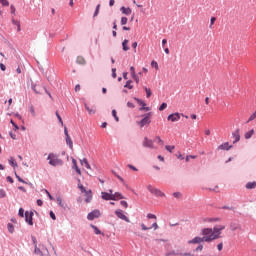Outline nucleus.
Returning <instances> with one entry per match:
<instances>
[{
  "label": "nucleus",
  "mask_w": 256,
  "mask_h": 256,
  "mask_svg": "<svg viewBox=\"0 0 256 256\" xmlns=\"http://www.w3.org/2000/svg\"><path fill=\"white\" fill-rule=\"evenodd\" d=\"M115 215H116V217H118V219H122V221H125L126 223H131V220H129V217H127L123 213V210H121V209L115 210Z\"/></svg>",
  "instance_id": "obj_8"
},
{
  "label": "nucleus",
  "mask_w": 256,
  "mask_h": 256,
  "mask_svg": "<svg viewBox=\"0 0 256 256\" xmlns=\"http://www.w3.org/2000/svg\"><path fill=\"white\" fill-rule=\"evenodd\" d=\"M7 197V192H5V189H0V199H5Z\"/></svg>",
  "instance_id": "obj_36"
},
{
  "label": "nucleus",
  "mask_w": 256,
  "mask_h": 256,
  "mask_svg": "<svg viewBox=\"0 0 256 256\" xmlns=\"http://www.w3.org/2000/svg\"><path fill=\"white\" fill-rule=\"evenodd\" d=\"M131 83H133V80H127L124 85V89H133V85Z\"/></svg>",
  "instance_id": "obj_27"
},
{
  "label": "nucleus",
  "mask_w": 256,
  "mask_h": 256,
  "mask_svg": "<svg viewBox=\"0 0 256 256\" xmlns=\"http://www.w3.org/2000/svg\"><path fill=\"white\" fill-rule=\"evenodd\" d=\"M165 109H167V102H163V103L159 106V111H165Z\"/></svg>",
  "instance_id": "obj_44"
},
{
  "label": "nucleus",
  "mask_w": 256,
  "mask_h": 256,
  "mask_svg": "<svg viewBox=\"0 0 256 256\" xmlns=\"http://www.w3.org/2000/svg\"><path fill=\"white\" fill-rule=\"evenodd\" d=\"M151 115V112L143 114V118L137 122V125L140 126L141 129L142 127H145V125H151Z\"/></svg>",
  "instance_id": "obj_3"
},
{
  "label": "nucleus",
  "mask_w": 256,
  "mask_h": 256,
  "mask_svg": "<svg viewBox=\"0 0 256 256\" xmlns=\"http://www.w3.org/2000/svg\"><path fill=\"white\" fill-rule=\"evenodd\" d=\"M85 194V203H91V201H93V191L91 189L86 190V192H84Z\"/></svg>",
  "instance_id": "obj_12"
},
{
  "label": "nucleus",
  "mask_w": 256,
  "mask_h": 256,
  "mask_svg": "<svg viewBox=\"0 0 256 256\" xmlns=\"http://www.w3.org/2000/svg\"><path fill=\"white\" fill-rule=\"evenodd\" d=\"M222 209H227L228 211H235V207L233 206H222Z\"/></svg>",
  "instance_id": "obj_57"
},
{
  "label": "nucleus",
  "mask_w": 256,
  "mask_h": 256,
  "mask_svg": "<svg viewBox=\"0 0 256 256\" xmlns=\"http://www.w3.org/2000/svg\"><path fill=\"white\" fill-rule=\"evenodd\" d=\"M112 196H114V199H112V201H119V199H125V196H123L121 192H115L114 194H112Z\"/></svg>",
  "instance_id": "obj_20"
},
{
  "label": "nucleus",
  "mask_w": 256,
  "mask_h": 256,
  "mask_svg": "<svg viewBox=\"0 0 256 256\" xmlns=\"http://www.w3.org/2000/svg\"><path fill=\"white\" fill-rule=\"evenodd\" d=\"M240 130L239 128H237L233 133H232V137H234V141L233 143H239V141H241V134L239 133Z\"/></svg>",
  "instance_id": "obj_13"
},
{
  "label": "nucleus",
  "mask_w": 256,
  "mask_h": 256,
  "mask_svg": "<svg viewBox=\"0 0 256 256\" xmlns=\"http://www.w3.org/2000/svg\"><path fill=\"white\" fill-rule=\"evenodd\" d=\"M127 21H129V19H128L127 17L123 16V17L121 18L120 23H121V25H127Z\"/></svg>",
  "instance_id": "obj_51"
},
{
  "label": "nucleus",
  "mask_w": 256,
  "mask_h": 256,
  "mask_svg": "<svg viewBox=\"0 0 256 256\" xmlns=\"http://www.w3.org/2000/svg\"><path fill=\"white\" fill-rule=\"evenodd\" d=\"M180 119H181V114L178 113V112L169 114V115L167 116V120H168V121H172V123H175V122H177V121H180Z\"/></svg>",
  "instance_id": "obj_10"
},
{
  "label": "nucleus",
  "mask_w": 256,
  "mask_h": 256,
  "mask_svg": "<svg viewBox=\"0 0 256 256\" xmlns=\"http://www.w3.org/2000/svg\"><path fill=\"white\" fill-rule=\"evenodd\" d=\"M144 91L146 92L147 99H149L151 95H153V92H151V88H147V86H144Z\"/></svg>",
  "instance_id": "obj_28"
},
{
  "label": "nucleus",
  "mask_w": 256,
  "mask_h": 256,
  "mask_svg": "<svg viewBox=\"0 0 256 256\" xmlns=\"http://www.w3.org/2000/svg\"><path fill=\"white\" fill-rule=\"evenodd\" d=\"M156 141H157V143L159 144V145H163L164 144V142H163V140L161 139V136H156Z\"/></svg>",
  "instance_id": "obj_55"
},
{
  "label": "nucleus",
  "mask_w": 256,
  "mask_h": 256,
  "mask_svg": "<svg viewBox=\"0 0 256 256\" xmlns=\"http://www.w3.org/2000/svg\"><path fill=\"white\" fill-rule=\"evenodd\" d=\"M197 159V155H187L185 158L186 163H189V159Z\"/></svg>",
  "instance_id": "obj_49"
},
{
  "label": "nucleus",
  "mask_w": 256,
  "mask_h": 256,
  "mask_svg": "<svg viewBox=\"0 0 256 256\" xmlns=\"http://www.w3.org/2000/svg\"><path fill=\"white\" fill-rule=\"evenodd\" d=\"M47 161L52 167H57V165H63V160L58 158L54 153L48 154Z\"/></svg>",
  "instance_id": "obj_2"
},
{
  "label": "nucleus",
  "mask_w": 256,
  "mask_h": 256,
  "mask_svg": "<svg viewBox=\"0 0 256 256\" xmlns=\"http://www.w3.org/2000/svg\"><path fill=\"white\" fill-rule=\"evenodd\" d=\"M147 219H157V216L155 214L148 213Z\"/></svg>",
  "instance_id": "obj_60"
},
{
  "label": "nucleus",
  "mask_w": 256,
  "mask_h": 256,
  "mask_svg": "<svg viewBox=\"0 0 256 256\" xmlns=\"http://www.w3.org/2000/svg\"><path fill=\"white\" fill-rule=\"evenodd\" d=\"M224 229H225V225H216L212 228L214 241L217 239H221V231H224Z\"/></svg>",
  "instance_id": "obj_4"
},
{
  "label": "nucleus",
  "mask_w": 256,
  "mask_h": 256,
  "mask_svg": "<svg viewBox=\"0 0 256 256\" xmlns=\"http://www.w3.org/2000/svg\"><path fill=\"white\" fill-rule=\"evenodd\" d=\"M35 215V213H33V211H25V223H27V225L33 226V216Z\"/></svg>",
  "instance_id": "obj_7"
},
{
  "label": "nucleus",
  "mask_w": 256,
  "mask_h": 256,
  "mask_svg": "<svg viewBox=\"0 0 256 256\" xmlns=\"http://www.w3.org/2000/svg\"><path fill=\"white\" fill-rule=\"evenodd\" d=\"M7 229L10 233H15V226L12 223L7 224Z\"/></svg>",
  "instance_id": "obj_32"
},
{
  "label": "nucleus",
  "mask_w": 256,
  "mask_h": 256,
  "mask_svg": "<svg viewBox=\"0 0 256 256\" xmlns=\"http://www.w3.org/2000/svg\"><path fill=\"white\" fill-rule=\"evenodd\" d=\"M173 255H179V256H181V252L172 250V251L167 252V253L165 254V256H173Z\"/></svg>",
  "instance_id": "obj_30"
},
{
  "label": "nucleus",
  "mask_w": 256,
  "mask_h": 256,
  "mask_svg": "<svg viewBox=\"0 0 256 256\" xmlns=\"http://www.w3.org/2000/svg\"><path fill=\"white\" fill-rule=\"evenodd\" d=\"M196 245H198L196 247V249L194 250L196 253L199 252V251H203V244L201 243H196Z\"/></svg>",
  "instance_id": "obj_43"
},
{
  "label": "nucleus",
  "mask_w": 256,
  "mask_h": 256,
  "mask_svg": "<svg viewBox=\"0 0 256 256\" xmlns=\"http://www.w3.org/2000/svg\"><path fill=\"white\" fill-rule=\"evenodd\" d=\"M165 149H166V151H168V153H173V149H175V146H173V145H166Z\"/></svg>",
  "instance_id": "obj_38"
},
{
  "label": "nucleus",
  "mask_w": 256,
  "mask_h": 256,
  "mask_svg": "<svg viewBox=\"0 0 256 256\" xmlns=\"http://www.w3.org/2000/svg\"><path fill=\"white\" fill-rule=\"evenodd\" d=\"M34 253H35L36 255H41V256H43V251H41V249L38 248L37 246H35V248H34Z\"/></svg>",
  "instance_id": "obj_42"
},
{
  "label": "nucleus",
  "mask_w": 256,
  "mask_h": 256,
  "mask_svg": "<svg viewBox=\"0 0 256 256\" xmlns=\"http://www.w3.org/2000/svg\"><path fill=\"white\" fill-rule=\"evenodd\" d=\"M151 67H155L156 69H159V64L157 63V61L153 60L151 62Z\"/></svg>",
  "instance_id": "obj_59"
},
{
  "label": "nucleus",
  "mask_w": 256,
  "mask_h": 256,
  "mask_svg": "<svg viewBox=\"0 0 256 256\" xmlns=\"http://www.w3.org/2000/svg\"><path fill=\"white\" fill-rule=\"evenodd\" d=\"M202 189H206V191H214L215 193H219V186L216 185L214 188H202Z\"/></svg>",
  "instance_id": "obj_40"
},
{
  "label": "nucleus",
  "mask_w": 256,
  "mask_h": 256,
  "mask_svg": "<svg viewBox=\"0 0 256 256\" xmlns=\"http://www.w3.org/2000/svg\"><path fill=\"white\" fill-rule=\"evenodd\" d=\"M133 99L138 103V105H141V107H147V103H145L141 98L134 97Z\"/></svg>",
  "instance_id": "obj_22"
},
{
  "label": "nucleus",
  "mask_w": 256,
  "mask_h": 256,
  "mask_svg": "<svg viewBox=\"0 0 256 256\" xmlns=\"http://www.w3.org/2000/svg\"><path fill=\"white\" fill-rule=\"evenodd\" d=\"M14 173H15V177L19 181V183H27V181H25L23 178H21V176H19V174H17V172H14Z\"/></svg>",
  "instance_id": "obj_39"
},
{
  "label": "nucleus",
  "mask_w": 256,
  "mask_h": 256,
  "mask_svg": "<svg viewBox=\"0 0 256 256\" xmlns=\"http://www.w3.org/2000/svg\"><path fill=\"white\" fill-rule=\"evenodd\" d=\"M76 62L78 63V65H85V63H87V62L85 61V58H83V57H81V56H79V57L77 58Z\"/></svg>",
  "instance_id": "obj_31"
},
{
  "label": "nucleus",
  "mask_w": 256,
  "mask_h": 256,
  "mask_svg": "<svg viewBox=\"0 0 256 256\" xmlns=\"http://www.w3.org/2000/svg\"><path fill=\"white\" fill-rule=\"evenodd\" d=\"M101 217V211L99 209H94L87 214L88 221H94L95 219H99Z\"/></svg>",
  "instance_id": "obj_5"
},
{
  "label": "nucleus",
  "mask_w": 256,
  "mask_h": 256,
  "mask_svg": "<svg viewBox=\"0 0 256 256\" xmlns=\"http://www.w3.org/2000/svg\"><path fill=\"white\" fill-rule=\"evenodd\" d=\"M201 236H195L192 240L188 241L189 245H196V243H211L215 241L213 236V228H203L200 232Z\"/></svg>",
  "instance_id": "obj_1"
},
{
  "label": "nucleus",
  "mask_w": 256,
  "mask_h": 256,
  "mask_svg": "<svg viewBox=\"0 0 256 256\" xmlns=\"http://www.w3.org/2000/svg\"><path fill=\"white\" fill-rule=\"evenodd\" d=\"M50 218L52 221H56L57 220V216L55 215V212H53L52 210L49 212Z\"/></svg>",
  "instance_id": "obj_46"
},
{
  "label": "nucleus",
  "mask_w": 256,
  "mask_h": 256,
  "mask_svg": "<svg viewBox=\"0 0 256 256\" xmlns=\"http://www.w3.org/2000/svg\"><path fill=\"white\" fill-rule=\"evenodd\" d=\"M122 49H123V51H129V40H127V39L123 40Z\"/></svg>",
  "instance_id": "obj_21"
},
{
  "label": "nucleus",
  "mask_w": 256,
  "mask_h": 256,
  "mask_svg": "<svg viewBox=\"0 0 256 256\" xmlns=\"http://www.w3.org/2000/svg\"><path fill=\"white\" fill-rule=\"evenodd\" d=\"M56 201H57L59 207H61L62 209H64V211L67 210V209H69V206L67 205V203H65V202L63 201V199H61V197L58 196V197L56 198Z\"/></svg>",
  "instance_id": "obj_14"
},
{
  "label": "nucleus",
  "mask_w": 256,
  "mask_h": 256,
  "mask_svg": "<svg viewBox=\"0 0 256 256\" xmlns=\"http://www.w3.org/2000/svg\"><path fill=\"white\" fill-rule=\"evenodd\" d=\"M256 119V111L253 112L250 117L248 118V120L246 121V123H251V121H255Z\"/></svg>",
  "instance_id": "obj_33"
},
{
  "label": "nucleus",
  "mask_w": 256,
  "mask_h": 256,
  "mask_svg": "<svg viewBox=\"0 0 256 256\" xmlns=\"http://www.w3.org/2000/svg\"><path fill=\"white\" fill-rule=\"evenodd\" d=\"M31 239H32V242H33V245H34V247H37V237H35V236H31Z\"/></svg>",
  "instance_id": "obj_61"
},
{
  "label": "nucleus",
  "mask_w": 256,
  "mask_h": 256,
  "mask_svg": "<svg viewBox=\"0 0 256 256\" xmlns=\"http://www.w3.org/2000/svg\"><path fill=\"white\" fill-rule=\"evenodd\" d=\"M2 7H9V0H0Z\"/></svg>",
  "instance_id": "obj_48"
},
{
  "label": "nucleus",
  "mask_w": 256,
  "mask_h": 256,
  "mask_svg": "<svg viewBox=\"0 0 256 256\" xmlns=\"http://www.w3.org/2000/svg\"><path fill=\"white\" fill-rule=\"evenodd\" d=\"M120 205H121L122 207H124V209H127V207H129V204H128L127 201H125V200H121V201H120Z\"/></svg>",
  "instance_id": "obj_52"
},
{
  "label": "nucleus",
  "mask_w": 256,
  "mask_h": 256,
  "mask_svg": "<svg viewBox=\"0 0 256 256\" xmlns=\"http://www.w3.org/2000/svg\"><path fill=\"white\" fill-rule=\"evenodd\" d=\"M254 134H255V130L251 129L250 131L245 133L244 137H245V139H251Z\"/></svg>",
  "instance_id": "obj_24"
},
{
  "label": "nucleus",
  "mask_w": 256,
  "mask_h": 256,
  "mask_svg": "<svg viewBox=\"0 0 256 256\" xmlns=\"http://www.w3.org/2000/svg\"><path fill=\"white\" fill-rule=\"evenodd\" d=\"M44 191H45L47 197L50 199V201H53V200L55 199V198H53V195H51V193L49 192V190L44 189Z\"/></svg>",
  "instance_id": "obj_50"
},
{
  "label": "nucleus",
  "mask_w": 256,
  "mask_h": 256,
  "mask_svg": "<svg viewBox=\"0 0 256 256\" xmlns=\"http://www.w3.org/2000/svg\"><path fill=\"white\" fill-rule=\"evenodd\" d=\"M18 217H25V209L19 208L18 210Z\"/></svg>",
  "instance_id": "obj_41"
},
{
  "label": "nucleus",
  "mask_w": 256,
  "mask_h": 256,
  "mask_svg": "<svg viewBox=\"0 0 256 256\" xmlns=\"http://www.w3.org/2000/svg\"><path fill=\"white\" fill-rule=\"evenodd\" d=\"M56 117H57L59 123L63 126V118H61V115L59 114V111H56Z\"/></svg>",
  "instance_id": "obj_47"
},
{
  "label": "nucleus",
  "mask_w": 256,
  "mask_h": 256,
  "mask_svg": "<svg viewBox=\"0 0 256 256\" xmlns=\"http://www.w3.org/2000/svg\"><path fill=\"white\" fill-rule=\"evenodd\" d=\"M29 111H30L32 117H35L36 113H35V107H33V105H31V106L29 107Z\"/></svg>",
  "instance_id": "obj_53"
},
{
  "label": "nucleus",
  "mask_w": 256,
  "mask_h": 256,
  "mask_svg": "<svg viewBox=\"0 0 256 256\" xmlns=\"http://www.w3.org/2000/svg\"><path fill=\"white\" fill-rule=\"evenodd\" d=\"M128 168L132 171H138L137 167H135L133 164H128Z\"/></svg>",
  "instance_id": "obj_63"
},
{
  "label": "nucleus",
  "mask_w": 256,
  "mask_h": 256,
  "mask_svg": "<svg viewBox=\"0 0 256 256\" xmlns=\"http://www.w3.org/2000/svg\"><path fill=\"white\" fill-rule=\"evenodd\" d=\"M237 229H241V224L237 222H232L230 224V231H237Z\"/></svg>",
  "instance_id": "obj_19"
},
{
  "label": "nucleus",
  "mask_w": 256,
  "mask_h": 256,
  "mask_svg": "<svg viewBox=\"0 0 256 256\" xmlns=\"http://www.w3.org/2000/svg\"><path fill=\"white\" fill-rule=\"evenodd\" d=\"M9 165H11V167H17V161L13 158V157H11L10 159H9Z\"/></svg>",
  "instance_id": "obj_34"
},
{
  "label": "nucleus",
  "mask_w": 256,
  "mask_h": 256,
  "mask_svg": "<svg viewBox=\"0 0 256 256\" xmlns=\"http://www.w3.org/2000/svg\"><path fill=\"white\" fill-rule=\"evenodd\" d=\"M143 147H147L148 149H153V140L145 137L143 141Z\"/></svg>",
  "instance_id": "obj_15"
},
{
  "label": "nucleus",
  "mask_w": 256,
  "mask_h": 256,
  "mask_svg": "<svg viewBox=\"0 0 256 256\" xmlns=\"http://www.w3.org/2000/svg\"><path fill=\"white\" fill-rule=\"evenodd\" d=\"M255 187H256V182L255 181L248 182L246 184V189H255Z\"/></svg>",
  "instance_id": "obj_29"
},
{
  "label": "nucleus",
  "mask_w": 256,
  "mask_h": 256,
  "mask_svg": "<svg viewBox=\"0 0 256 256\" xmlns=\"http://www.w3.org/2000/svg\"><path fill=\"white\" fill-rule=\"evenodd\" d=\"M112 117H114V120L116 123H119V116H117V110L113 109L112 110Z\"/></svg>",
  "instance_id": "obj_35"
},
{
  "label": "nucleus",
  "mask_w": 256,
  "mask_h": 256,
  "mask_svg": "<svg viewBox=\"0 0 256 256\" xmlns=\"http://www.w3.org/2000/svg\"><path fill=\"white\" fill-rule=\"evenodd\" d=\"M112 78L117 79V68H112Z\"/></svg>",
  "instance_id": "obj_54"
},
{
  "label": "nucleus",
  "mask_w": 256,
  "mask_h": 256,
  "mask_svg": "<svg viewBox=\"0 0 256 256\" xmlns=\"http://www.w3.org/2000/svg\"><path fill=\"white\" fill-rule=\"evenodd\" d=\"M233 148V145H229V142H224L217 147V151H229Z\"/></svg>",
  "instance_id": "obj_11"
},
{
  "label": "nucleus",
  "mask_w": 256,
  "mask_h": 256,
  "mask_svg": "<svg viewBox=\"0 0 256 256\" xmlns=\"http://www.w3.org/2000/svg\"><path fill=\"white\" fill-rule=\"evenodd\" d=\"M180 256H195V255L191 254L190 252H185V253L180 252Z\"/></svg>",
  "instance_id": "obj_64"
},
{
  "label": "nucleus",
  "mask_w": 256,
  "mask_h": 256,
  "mask_svg": "<svg viewBox=\"0 0 256 256\" xmlns=\"http://www.w3.org/2000/svg\"><path fill=\"white\" fill-rule=\"evenodd\" d=\"M66 139V143L69 146V149H73V140H71V136L67 135V137H65Z\"/></svg>",
  "instance_id": "obj_25"
},
{
  "label": "nucleus",
  "mask_w": 256,
  "mask_h": 256,
  "mask_svg": "<svg viewBox=\"0 0 256 256\" xmlns=\"http://www.w3.org/2000/svg\"><path fill=\"white\" fill-rule=\"evenodd\" d=\"M147 189L152 195H155V197H165V194L160 189L153 188L151 185H148Z\"/></svg>",
  "instance_id": "obj_6"
},
{
  "label": "nucleus",
  "mask_w": 256,
  "mask_h": 256,
  "mask_svg": "<svg viewBox=\"0 0 256 256\" xmlns=\"http://www.w3.org/2000/svg\"><path fill=\"white\" fill-rule=\"evenodd\" d=\"M84 107L86 111L89 113V115H95V109L89 108V105H87V103L84 104Z\"/></svg>",
  "instance_id": "obj_26"
},
{
  "label": "nucleus",
  "mask_w": 256,
  "mask_h": 256,
  "mask_svg": "<svg viewBox=\"0 0 256 256\" xmlns=\"http://www.w3.org/2000/svg\"><path fill=\"white\" fill-rule=\"evenodd\" d=\"M141 229H142V231H149V230H151V227H147L145 224H141Z\"/></svg>",
  "instance_id": "obj_58"
},
{
  "label": "nucleus",
  "mask_w": 256,
  "mask_h": 256,
  "mask_svg": "<svg viewBox=\"0 0 256 256\" xmlns=\"http://www.w3.org/2000/svg\"><path fill=\"white\" fill-rule=\"evenodd\" d=\"M81 165H84V167H86V169H91V164H89V160H87V158H83L81 160Z\"/></svg>",
  "instance_id": "obj_23"
},
{
  "label": "nucleus",
  "mask_w": 256,
  "mask_h": 256,
  "mask_svg": "<svg viewBox=\"0 0 256 256\" xmlns=\"http://www.w3.org/2000/svg\"><path fill=\"white\" fill-rule=\"evenodd\" d=\"M120 11H121V13H122L123 15H131V13H132L131 8H130V7H125V6H122V7L120 8Z\"/></svg>",
  "instance_id": "obj_18"
},
{
  "label": "nucleus",
  "mask_w": 256,
  "mask_h": 256,
  "mask_svg": "<svg viewBox=\"0 0 256 256\" xmlns=\"http://www.w3.org/2000/svg\"><path fill=\"white\" fill-rule=\"evenodd\" d=\"M172 195H173V197H175L176 199H180V197H181V192H174Z\"/></svg>",
  "instance_id": "obj_62"
},
{
  "label": "nucleus",
  "mask_w": 256,
  "mask_h": 256,
  "mask_svg": "<svg viewBox=\"0 0 256 256\" xmlns=\"http://www.w3.org/2000/svg\"><path fill=\"white\" fill-rule=\"evenodd\" d=\"M72 169H74L77 175H81V169L77 165V160L75 158L72 159Z\"/></svg>",
  "instance_id": "obj_16"
},
{
  "label": "nucleus",
  "mask_w": 256,
  "mask_h": 256,
  "mask_svg": "<svg viewBox=\"0 0 256 256\" xmlns=\"http://www.w3.org/2000/svg\"><path fill=\"white\" fill-rule=\"evenodd\" d=\"M130 73H131V77H135L137 75L135 73V67H133V66L130 67Z\"/></svg>",
  "instance_id": "obj_56"
},
{
  "label": "nucleus",
  "mask_w": 256,
  "mask_h": 256,
  "mask_svg": "<svg viewBox=\"0 0 256 256\" xmlns=\"http://www.w3.org/2000/svg\"><path fill=\"white\" fill-rule=\"evenodd\" d=\"M101 198L104 201H113L115 197L113 196V190H109V192H101Z\"/></svg>",
  "instance_id": "obj_9"
},
{
  "label": "nucleus",
  "mask_w": 256,
  "mask_h": 256,
  "mask_svg": "<svg viewBox=\"0 0 256 256\" xmlns=\"http://www.w3.org/2000/svg\"><path fill=\"white\" fill-rule=\"evenodd\" d=\"M90 227L93 229L95 235H103V237L105 236V233H103L99 227L95 226L94 224H90Z\"/></svg>",
  "instance_id": "obj_17"
},
{
  "label": "nucleus",
  "mask_w": 256,
  "mask_h": 256,
  "mask_svg": "<svg viewBox=\"0 0 256 256\" xmlns=\"http://www.w3.org/2000/svg\"><path fill=\"white\" fill-rule=\"evenodd\" d=\"M31 89L36 93V95H40L41 93L37 90V84L32 83L31 84Z\"/></svg>",
  "instance_id": "obj_37"
},
{
  "label": "nucleus",
  "mask_w": 256,
  "mask_h": 256,
  "mask_svg": "<svg viewBox=\"0 0 256 256\" xmlns=\"http://www.w3.org/2000/svg\"><path fill=\"white\" fill-rule=\"evenodd\" d=\"M78 189H80L81 193H87V189L83 184H78Z\"/></svg>",
  "instance_id": "obj_45"
}]
</instances>
